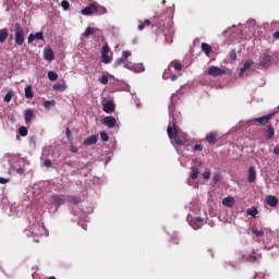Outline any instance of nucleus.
Returning a JSON list of instances; mask_svg holds the SVG:
<instances>
[{
	"label": "nucleus",
	"mask_w": 279,
	"mask_h": 279,
	"mask_svg": "<svg viewBox=\"0 0 279 279\" xmlns=\"http://www.w3.org/2000/svg\"><path fill=\"white\" fill-rule=\"evenodd\" d=\"M167 133L169 138H173L175 145H179L182 147V145H185L189 143V138L186 137V133L178 131V125H175V122H172V126L169 125L167 128Z\"/></svg>",
	"instance_id": "obj_1"
},
{
	"label": "nucleus",
	"mask_w": 279,
	"mask_h": 279,
	"mask_svg": "<svg viewBox=\"0 0 279 279\" xmlns=\"http://www.w3.org/2000/svg\"><path fill=\"white\" fill-rule=\"evenodd\" d=\"M14 40L15 45L21 47L25 43V31L23 29V26L21 23H15L14 25Z\"/></svg>",
	"instance_id": "obj_2"
},
{
	"label": "nucleus",
	"mask_w": 279,
	"mask_h": 279,
	"mask_svg": "<svg viewBox=\"0 0 279 279\" xmlns=\"http://www.w3.org/2000/svg\"><path fill=\"white\" fill-rule=\"evenodd\" d=\"M101 60L104 64H110L112 62V57L110 56V46L104 45L101 49Z\"/></svg>",
	"instance_id": "obj_3"
},
{
	"label": "nucleus",
	"mask_w": 279,
	"mask_h": 279,
	"mask_svg": "<svg viewBox=\"0 0 279 279\" xmlns=\"http://www.w3.org/2000/svg\"><path fill=\"white\" fill-rule=\"evenodd\" d=\"M263 132L266 141H271L274 136H276V129H274V125L271 124H268L267 128L263 129Z\"/></svg>",
	"instance_id": "obj_4"
},
{
	"label": "nucleus",
	"mask_w": 279,
	"mask_h": 279,
	"mask_svg": "<svg viewBox=\"0 0 279 279\" xmlns=\"http://www.w3.org/2000/svg\"><path fill=\"white\" fill-rule=\"evenodd\" d=\"M101 123L102 125H106L107 128H109V130H112V128L117 125V118L112 116H106L105 118H102Z\"/></svg>",
	"instance_id": "obj_5"
},
{
	"label": "nucleus",
	"mask_w": 279,
	"mask_h": 279,
	"mask_svg": "<svg viewBox=\"0 0 279 279\" xmlns=\"http://www.w3.org/2000/svg\"><path fill=\"white\" fill-rule=\"evenodd\" d=\"M223 73H226V70H222L215 65L210 66L207 71V74L210 75L211 77H219V75H223Z\"/></svg>",
	"instance_id": "obj_6"
},
{
	"label": "nucleus",
	"mask_w": 279,
	"mask_h": 279,
	"mask_svg": "<svg viewBox=\"0 0 279 279\" xmlns=\"http://www.w3.org/2000/svg\"><path fill=\"white\" fill-rule=\"evenodd\" d=\"M116 108H117V106L114 105V101H112V100H107L105 104H102V110L107 114H112V112H114Z\"/></svg>",
	"instance_id": "obj_7"
},
{
	"label": "nucleus",
	"mask_w": 279,
	"mask_h": 279,
	"mask_svg": "<svg viewBox=\"0 0 279 279\" xmlns=\"http://www.w3.org/2000/svg\"><path fill=\"white\" fill-rule=\"evenodd\" d=\"M272 119H274V113H270L268 116L255 118L253 121L255 123H259V125H267V123H269Z\"/></svg>",
	"instance_id": "obj_8"
},
{
	"label": "nucleus",
	"mask_w": 279,
	"mask_h": 279,
	"mask_svg": "<svg viewBox=\"0 0 279 279\" xmlns=\"http://www.w3.org/2000/svg\"><path fill=\"white\" fill-rule=\"evenodd\" d=\"M56 58V54L53 53V49H51L50 47H47L44 49V59L48 60V62L53 61Z\"/></svg>",
	"instance_id": "obj_9"
},
{
	"label": "nucleus",
	"mask_w": 279,
	"mask_h": 279,
	"mask_svg": "<svg viewBox=\"0 0 279 279\" xmlns=\"http://www.w3.org/2000/svg\"><path fill=\"white\" fill-rule=\"evenodd\" d=\"M269 64H271V56L263 54L259 58V66H264L266 69V66H269Z\"/></svg>",
	"instance_id": "obj_10"
},
{
	"label": "nucleus",
	"mask_w": 279,
	"mask_h": 279,
	"mask_svg": "<svg viewBox=\"0 0 279 279\" xmlns=\"http://www.w3.org/2000/svg\"><path fill=\"white\" fill-rule=\"evenodd\" d=\"M219 133L213 131L209 134L206 135V141L209 143V145H215L218 141Z\"/></svg>",
	"instance_id": "obj_11"
},
{
	"label": "nucleus",
	"mask_w": 279,
	"mask_h": 279,
	"mask_svg": "<svg viewBox=\"0 0 279 279\" xmlns=\"http://www.w3.org/2000/svg\"><path fill=\"white\" fill-rule=\"evenodd\" d=\"M81 14H83V16H90L92 14H95V3H90L88 7L81 10Z\"/></svg>",
	"instance_id": "obj_12"
},
{
	"label": "nucleus",
	"mask_w": 279,
	"mask_h": 279,
	"mask_svg": "<svg viewBox=\"0 0 279 279\" xmlns=\"http://www.w3.org/2000/svg\"><path fill=\"white\" fill-rule=\"evenodd\" d=\"M202 226H204V218H195L194 221L191 222V227L194 230H199V228H202Z\"/></svg>",
	"instance_id": "obj_13"
},
{
	"label": "nucleus",
	"mask_w": 279,
	"mask_h": 279,
	"mask_svg": "<svg viewBox=\"0 0 279 279\" xmlns=\"http://www.w3.org/2000/svg\"><path fill=\"white\" fill-rule=\"evenodd\" d=\"M34 110L27 109L24 114L25 123H32V121H34Z\"/></svg>",
	"instance_id": "obj_14"
},
{
	"label": "nucleus",
	"mask_w": 279,
	"mask_h": 279,
	"mask_svg": "<svg viewBox=\"0 0 279 279\" xmlns=\"http://www.w3.org/2000/svg\"><path fill=\"white\" fill-rule=\"evenodd\" d=\"M97 141H99V138L97 137V135H92L89 137H87L84 141V145L90 146V145H96Z\"/></svg>",
	"instance_id": "obj_15"
},
{
	"label": "nucleus",
	"mask_w": 279,
	"mask_h": 279,
	"mask_svg": "<svg viewBox=\"0 0 279 279\" xmlns=\"http://www.w3.org/2000/svg\"><path fill=\"white\" fill-rule=\"evenodd\" d=\"M222 204H223V206H227V208H232V206H234V197L228 196V197L223 198Z\"/></svg>",
	"instance_id": "obj_16"
},
{
	"label": "nucleus",
	"mask_w": 279,
	"mask_h": 279,
	"mask_svg": "<svg viewBox=\"0 0 279 279\" xmlns=\"http://www.w3.org/2000/svg\"><path fill=\"white\" fill-rule=\"evenodd\" d=\"M8 36H10V32L8 28H1L0 29V43H5L8 40Z\"/></svg>",
	"instance_id": "obj_17"
},
{
	"label": "nucleus",
	"mask_w": 279,
	"mask_h": 279,
	"mask_svg": "<svg viewBox=\"0 0 279 279\" xmlns=\"http://www.w3.org/2000/svg\"><path fill=\"white\" fill-rule=\"evenodd\" d=\"M52 201L54 204H57V206H62L66 202V199H64V196L61 195L52 196Z\"/></svg>",
	"instance_id": "obj_18"
},
{
	"label": "nucleus",
	"mask_w": 279,
	"mask_h": 279,
	"mask_svg": "<svg viewBox=\"0 0 279 279\" xmlns=\"http://www.w3.org/2000/svg\"><path fill=\"white\" fill-rule=\"evenodd\" d=\"M131 71H134V73H143L145 71V65H143V63H136L132 65Z\"/></svg>",
	"instance_id": "obj_19"
},
{
	"label": "nucleus",
	"mask_w": 279,
	"mask_h": 279,
	"mask_svg": "<svg viewBox=\"0 0 279 279\" xmlns=\"http://www.w3.org/2000/svg\"><path fill=\"white\" fill-rule=\"evenodd\" d=\"M266 202L268 206H271V208H276V206H278V197L276 196H268Z\"/></svg>",
	"instance_id": "obj_20"
},
{
	"label": "nucleus",
	"mask_w": 279,
	"mask_h": 279,
	"mask_svg": "<svg viewBox=\"0 0 279 279\" xmlns=\"http://www.w3.org/2000/svg\"><path fill=\"white\" fill-rule=\"evenodd\" d=\"M255 180H256V169H254V167H251L248 169L247 181L248 182H254Z\"/></svg>",
	"instance_id": "obj_21"
},
{
	"label": "nucleus",
	"mask_w": 279,
	"mask_h": 279,
	"mask_svg": "<svg viewBox=\"0 0 279 279\" xmlns=\"http://www.w3.org/2000/svg\"><path fill=\"white\" fill-rule=\"evenodd\" d=\"M26 99H34V92L32 90V85H27L24 89Z\"/></svg>",
	"instance_id": "obj_22"
},
{
	"label": "nucleus",
	"mask_w": 279,
	"mask_h": 279,
	"mask_svg": "<svg viewBox=\"0 0 279 279\" xmlns=\"http://www.w3.org/2000/svg\"><path fill=\"white\" fill-rule=\"evenodd\" d=\"M201 47H202V51H204V53H205L206 56H210V51H213V47H211L210 45H208V44H206V43H203V44L201 45Z\"/></svg>",
	"instance_id": "obj_23"
},
{
	"label": "nucleus",
	"mask_w": 279,
	"mask_h": 279,
	"mask_svg": "<svg viewBox=\"0 0 279 279\" xmlns=\"http://www.w3.org/2000/svg\"><path fill=\"white\" fill-rule=\"evenodd\" d=\"M95 12L96 14H106L108 12V9H106L105 7H101L99 4H95Z\"/></svg>",
	"instance_id": "obj_24"
},
{
	"label": "nucleus",
	"mask_w": 279,
	"mask_h": 279,
	"mask_svg": "<svg viewBox=\"0 0 279 279\" xmlns=\"http://www.w3.org/2000/svg\"><path fill=\"white\" fill-rule=\"evenodd\" d=\"M53 90H59L60 93H63V90H66V83L63 84H56L52 86Z\"/></svg>",
	"instance_id": "obj_25"
},
{
	"label": "nucleus",
	"mask_w": 279,
	"mask_h": 279,
	"mask_svg": "<svg viewBox=\"0 0 279 279\" xmlns=\"http://www.w3.org/2000/svg\"><path fill=\"white\" fill-rule=\"evenodd\" d=\"M197 175H199V168L193 167L190 178L192 180H197Z\"/></svg>",
	"instance_id": "obj_26"
},
{
	"label": "nucleus",
	"mask_w": 279,
	"mask_h": 279,
	"mask_svg": "<svg viewBox=\"0 0 279 279\" xmlns=\"http://www.w3.org/2000/svg\"><path fill=\"white\" fill-rule=\"evenodd\" d=\"M170 66H173V69L175 71H182V64L180 62H178V60H173L171 63H170Z\"/></svg>",
	"instance_id": "obj_27"
},
{
	"label": "nucleus",
	"mask_w": 279,
	"mask_h": 279,
	"mask_svg": "<svg viewBox=\"0 0 279 279\" xmlns=\"http://www.w3.org/2000/svg\"><path fill=\"white\" fill-rule=\"evenodd\" d=\"M68 202H70V204H74V206L80 205V198H77V196H68Z\"/></svg>",
	"instance_id": "obj_28"
},
{
	"label": "nucleus",
	"mask_w": 279,
	"mask_h": 279,
	"mask_svg": "<svg viewBox=\"0 0 279 279\" xmlns=\"http://www.w3.org/2000/svg\"><path fill=\"white\" fill-rule=\"evenodd\" d=\"M14 97V92L10 90L4 96L5 104H10L12 101V98Z\"/></svg>",
	"instance_id": "obj_29"
},
{
	"label": "nucleus",
	"mask_w": 279,
	"mask_h": 279,
	"mask_svg": "<svg viewBox=\"0 0 279 279\" xmlns=\"http://www.w3.org/2000/svg\"><path fill=\"white\" fill-rule=\"evenodd\" d=\"M48 80H50V82H56V80H58V73H56L53 71H49L48 72Z\"/></svg>",
	"instance_id": "obj_30"
},
{
	"label": "nucleus",
	"mask_w": 279,
	"mask_h": 279,
	"mask_svg": "<svg viewBox=\"0 0 279 279\" xmlns=\"http://www.w3.org/2000/svg\"><path fill=\"white\" fill-rule=\"evenodd\" d=\"M258 258H260V255L259 256H256V255H248L246 257V263H257Z\"/></svg>",
	"instance_id": "obj_31"
},
{
	"label": "nucleus",
	"mask_w": 279,
	"mask_h": 279,
	"mask_svg": "<svg viewBox=\"0 0 279 279\" xmlns=\"http://www.w3.org/2000/svg\"><path fill=\"white\" fill-rule=\"evenodd\" d=\"M93 34H95V31L93 29V27H87L84 32V37L88 38V36H93Z\"/></svg>",
	"instance_id": "obj_32"
},
{
	"label": "nucleus",
	"mask_w": 279,
	"mask_h": 279,
	"mask_svg": "<svg viewBox=\"0 0 279 279\" xmlns=\"http://www.w3.org/2000/svg\"><path fill=\"white\" fill-rule=\"evenodd\" d=\"M19 134H20V136L25 137V136H27L28 131H27V129L25 126H20Z\"/></svg>",
	"instance_id": "obj_33"
},
{
	"label": "nucleus",
	"mask_w": 279,
	"mask_h": 279,
	"mask_svg": "<svg viewBox=\"0 0 279 279\" xmlns=\"http://www.w3.org/2000/svg\"><path fill=\"white\" fill-rule=\"evenodd\" d=\"M100 138L104 143H108V141H110V136H108V133L106 132H100Z\"/></svg>",
	"instance_id": "obj_34"
},
{
	"label": "nucleus",
	"mask_w": 279,
	"mask_h": 279,
	"mask_svg": "<svg viewBox=\"0 0 279 279\" xmlns=\"http://www.w3.org/2000/svg\"><path fill=\"white\" fill-rule=\"evenodd\" d=\"M252 64H254V61L252 60H247L242 68V71H247V69H250L252 66Z\"/></svg>",
	"instance_id": "obj_35"
},
{
	"label": "nucleus",
	"mask_w": 279,
	"mask_h": 279,
	"mask_svg": "<svg viewBox=\"0 0 279 279\" xmlns=\"http://www.w3.org/2000/svg\"><path fill=\"white\" fill-rule=\"evenodd\" d=\"M34 36H35V40H45V35L43 34V32H38L34 34Z\"/></svg>",
	"instance_id": "obj_36"
},
{
	"label": "nucleus",
	"mask_w": 279,
	"mask_h": 279,
	"mask_svg": "<svg viewBox=\"0 0 279 279\" xmlns=\"http://www.w3.org/2000/svg\"><path fill=\"white\" fill-rule=\"evenodd\" d=\"M54 105H56V100H46V101L44 102V106H45V108H47V109L51 108V106H54Z\"/></svg>",
	"instance_id": "obj_37"
},
{
	"label": "nucleus",
	"mask_w": 279,
	"mask_h": 279,
	"mask_svg": "<svg viewBox=\"0 0 279 279\" xmlns=\"http://www.w3.org/2000/svg\"><path fill=\"white\" fill-rule=\"evenodd\" d=\"M61 7L63 10H69V8L71 7V3H69L68 0H62L61 1Z\"/></svg>",
	"instance_id": "obj_38"
},
{
	"label": "nucleus",
	"mask_w": 279,
	"mask_h": 279,
	"mask_svg": "<svg viewBox=\"0 0 279 279\" xmlns=\"http://www.w3.org/2000/svg\"><path fill=\"white\" fill-rule=\"evenodd\" d=\"M247 215H251V217H256L258 215V209L253 208V209H247Z\"/></svg>",
	"instance_id": "obj_39"
},
{
	"label": "nucleus",
	"mask_w": 279,
	"mask_h": 279,
	"mask_svg": "<svg viewBox=\"0 0 279 279\" xmlns=\"http://www.w3.org/2000/svg\"><path fill=\"white\" fill-rule=\"evenodd\" d=\"M229 58L232 60V62H234L236 60V50H231L229 52Z\"/></svg>",
	"instance_id": "obj_40"
},
{
	"label": "nucleus",
	"mask_w": 279,
	"mask_h": 279,
	"mask_svg": "<svg viewBox=\"0 0 279 279\" xmlns=\"http://www.w3.org/2000/svg\"><path fill=\"white\" fill-rule=\"evenodd\" d=\"M253 234H255V236H263L265 232L263 230L253 229Z\"/></svg>",
	"instance_id": "obj_41"
},
{
	"label": "nucleus",
	"mask_w": 279,
	"mask_h": 279,
	"mask_svg": "<svg viewBox=\"0 0 279 279\" xmlns=\"http://www.w3.org/2000/svg\"><path fill=\"white\" fill-rule=\"evenodd\" d=\"M131 56L132 52H130L129 50L122 52V59H124L125 61H128V58H130Z\"/></svg>",
	"instance_id": "obj_42"
},
{
	"label": "nucleus",
	"mask_w": 279,
	"mask_h": 279,
	"mask_svg": "<svg viewBox=\"0 0 279 279\" xmlns=\"http://www.w3.org/2000/svg\"><path fill=\"white\" fill-rule=\"evenodd\" d=\"M98 82H100V84H108V76L107 75H102L98 78Z\"/></svg>",
	"instance_id": "obj_43"
},
{
	"label": "nucleus",
	"mask_w": 279,
	"mask_h": 279,
	"mask_svg": "<svg viewBox=\"0 0 279 279\" xmlns=\"http://www.w3.org/2000/svg\"><path fill=\"white\" fill-rule=\"evenodd\" d=\"M124 62H126L124 59H122V57L120 59L116 60V66H121V64H123Z\"/></svg>",
	"instance_id": "obj_44"
},
{
	"label": "nucleus",
	"mask_w": 279,
	"mask_h": 279,
	"mask_svg": "<svg viewBox=\"0 0 279 279\" xmlns=\"http://www.w3.org/2000/svg\"><path fill=\"white\" fill-rule=\"evenodd\" d=\"M203 178H204V180H210V170H206V171L203 173Z\"/></svg>",
	"instance_id": "obj_45"
},
{
	"label": "nucleus",
	"mask_w": 279,
	"mask_h": 279,
	"mask_svg": "<svg viewBox=\"0 0 279 279\" xmlns=\"http://www.w3.org/2000/svg\"><path fill=\"white\" fill-rule=\"evenodd\" d=\"M213 180H214L215 184H217V182H219V180H221V174L215 173Z\"/></svg>",
	"instance_id": "obj_46"
},
{
	"label": "nucleus",
	"mask_w": 279,
	"mask_h": 279,
	"mask_svg": "<svg viewBox=\"0 0 279 279\" xmlns=\"http://www.w3.org/2000/svg\"><path fill=\"white\" fill-rule=\"evenodd\" d=\"M65 136L68 138V141H72V136H71V129H65Z\"/></svg>",
	"instance_id": "obj_47"
},
{
	"label": "nucleus",
	"mask_w": 279,
	"mask_h": 279,
	"mask_svg": "<svg viewBox=\"0 0 279 279\" xmlns=\"http://www.w3.org/2000/svg\"><path fill=\"white\" fill-rule=\"evenodd\" d=\"M204 146H202L201 144H196L194 145V151H203Z\"/></svg>",
	"instance_id": "obj_48"
},
{
	"label": "nucleus",
	"mask_w": 279,
	"mask_h": 279,
	"mask_svg": "<svg viewBox=\"0 0 279 279\" xmlns=\"http://www.w3.org/2000/svg\"><path fill=\"white\" fill-rule=\"evenodd\" d=\"M10 182V179H5L3 177H0V184H8Z\"/></svg>",
	"instance_id": "obj_49"
},
{
	"label": "nucleus",
	"mask_w": 279,
	"mask_h": 279,
	"mask_svg": "<svg viewBox=\"0 0 279 279\" xmlns=\"http://www.w3.org/2000/svg\"><path fill=\"white\" fill-rule=\"evenodd\" d=\"M33 40H36V37L34 34L28 35V44H32Z\"/></svg>",
	"instance_id": "obj_50"
},
{
	"label": "nucleus",
	"mask_w": 279,
	"mask_h": 279,
	"mask_svg": "<svg viewBox=\"0 0 279 279\" xmlns=\"http://www.w3.org/2000/svg\"><path fill=\"white\" fill-rule=\"evenodd\" d=\"M274 154L275 156H279V145L274 147Z\"/></svg>",
	"instance_id": "obj_51"
},
{
	"label": "nucleus",
	"mask_w": 279,
	"mask_h": 279,
	"mask_svg": "<svg viewBox=\"0 0 279 279\" xmlns=\"http://www.w3.org/2000/svg\"><path fill=\"white\" fill-rule=\"evenodd\" d=\"M44 166H46L47 168L51 167V160L46 159V160L44 161Z\"/></svg>",
	"instance_id": "obj_52"
},
{
	"label": "nucleus",
	"mask_w": 279,
	"mask_h": 279,
	"mask_svg": "<svg viewBox=\"0 0 279 279\" xmlns=\"http://www.w3.org/2000/svg\"><path fill=\"white\" fill-rule=\"evenodd\" d=\"M16 172L20 173V174H21V173H25V168H17V169H16Z\"/></svg>",
	"instance_id": "obj_53"
},
{
	"label": "nucleus",
	"mask_w": 279,
	"mask_h": 279,
	"mask_svg": "<svg viewBox=\"0 0 279 279\" xmlns=\"http://www.w3.org/2000/svg\"><path fill=\"white\" fill-rule=\"evenodd\" d=\"M170 80H171V82H175V80H178V75H175V74L171 75Z\"/></svg>",
	"instance_id": "obj_54"
},
{
	"label": "nucleus",
	"mask_w": 279,
	"mask_h": 279,
	"mask_svg": "<svg viewBox=\"0 0 279 279\" xmlns=\"http://www.w3.org/2000/svg\"><path fill=\"white\" fill-rule=\"evenodd\" d=\"M70 151L72 153V154H77V148H75V147H71V149H70Z\"/></svg>",
	"instance_id": "obj_55"
},
{
	"label": "nucleus",
	"mask_w": 279,
	"mask_h": 279,
	"mask_svg": "<svg viewBox=\"0 0 279 279\" xmlns=\"http://www.w3.org/2000/svg\"><path fill=\"white\" fill-rule=\"evenodd\" d=\"M144 25H147V27H149V25H151V21L145 20Z\"/></svg>",
	"instance_id": "obj_56"
},
{
	"label": "nucleus",
	"mask_w": 279,
	"mask_h": 279,
	"mask_svg": "<svg viewBox=\"0 0 279 279\" xmlns=\"http://www.w3.org/2000/svg\"><path fill=\"white\" fill-rule=\"evenodd\" d=\"M138 29H140V32H143V29H145V24H140Z\"/></svg>",
	"instance_id": "obj_57"
},
{
	"label": "nucleus",
	"mask_w": 279,
	"mask_h": 279,
	"mask_svg": "<svg viewBox=\"0 0 279 279\" xmlns=\"http://www.w3.org/2000/svg\"><path fill=\"white\" fill-rule=\"evenodd\" d=\"M272 36H274L275 38H279V31L275 32V33L272 34Z\"/></svg>",
	"instance_id": "obj_58"
},
{
	"label": "nucleus",
	"mask_w": 279,
	"mask_h": 279,
	"mask_svg": "<svg viewBox=\"0 0 279 279\" xmlns=\"http://www.w3.org/2000/svg\"><path fill=\"white\" fill-rule=\"evenodd\" d=\"M244 73H245V71H243V68H242V69L240 70V73H239L240 77H243Z\"/></svg>",
	"instance_id": "obj_59"
},
{
	"label": "nucleus",
	"mask_w": 279,
	"mask_h": 279,
	"mask_svg": "<svg viewBox=\"0 0 279 279\" xmlns=\"http://www.w3.org/2000/svg\"><path fill=\"white\" fill-rule=\"evenodd\" d=\"M174 97H178V95L173 94V95L171 96V101H173V98H174Z\"/></svg>",
	"instance_id": "obj_60"
},
{
	"label": "nucleus",
	"mask_w": 279,
	"mask_h": 279,
	"mask_svg": "<svg viewBox=\"0 0 279 279\" xmlns=\"http://www.w3.org/2000/svg\"><path fill=\"white\" fill-rule=\"evenodd\" d=\"M12 38H14V36L10 35V40H12Z\"/></svg>",
	"instance_id": "obj_61"
},
{
	"label": "nucleus",
	"mask_w": 279,
	"mask_h": 279,
	"mask_svg": "<svg viewBox=\"0 0 279 279\" xmlns=\"http://www.w3.org/2000/svg\"><path fill=\"white\" fill-rule=\"evenodd\" d=\"M170 43H173V39H170Z\"/></svg>",
	"instance_id": "obj_62"
}]
</instances>
